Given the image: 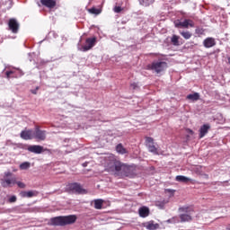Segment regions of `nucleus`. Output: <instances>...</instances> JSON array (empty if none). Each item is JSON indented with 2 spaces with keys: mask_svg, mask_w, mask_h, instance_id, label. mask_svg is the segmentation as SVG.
I'll use <instances>...</instances> for the list:
<instances>
[{
  "mask_svg": "<svg viewBox=\"0 0 230 230\" xmlns=\"http://www.w3.org/2000/svg\"><path fill=\"white\" fill-rule=\"evenodd\" d=\"M39 91V86H37L36 87V89H34V90H31V93H32V94H37V92Z\"/></svg>",
  "mask_w": 230,
  "mask_h": 230,
  "instance_id": "nucleus-35",
  "label": "nucleus"
},
{
  "mask_svg": "<svg viewBox=\"0 0 230 230\" xmlns=\"http://www.w3.org/2000/svg\"><path fill=\"white\" fill-rule=\"evenodd\" d=\"M178 211L181 224L193 220V208L191 207H180Z\"/></svg>",
  "mask_w": 230,
  "mask_h": 230,
  "instance_id": "nucleus-3",
  "label": "nucleus"
},
{
  "mask_svg": "<svg viewBox=\"0 0 230 230\" xmlns=\"http://www.w3.org/2000/svg\"><path fill=\"white\" fill-rule=\"evenodd\" d=\"M33 137L39 141H44L46 139V130L40 129L36 128L34 132H32Z\"/></svg>",
  "mask_w": 230,
  "mask_h": 230,
  "instance_id": "nucleus-9",
  "label": "nucleus"
},
{
  "mask_svg": "<svg viewBox=\"0 0 230 230\" xmlns=\"http://www.w3.org/2000/svg\"><path fill=\"white\" fill-rule=\"evenodd\" d=\"M116 150H117L118 154H121L122 155L124 154H127V149L125 147H123V145H121V144L117 145Z\"/></svg>",
  "mask_w": 230,
  "mask_h": 230,
  "instance_id": "nucleus-25",
  "label": "nucleus"
},
{
  "mask_svg": "<svg viewBox=\"0 0 230 230\" xmlns=\"http://www.w3.org/2000/svg\"><path fill=\"white\" fill-rule=\"evenodd\" d=\"M159 206V208H161V209H163V208H164V203H161L160 205H158Z\"/></svg>",
  "mask_w": 230,
  "mask_h": 230,
  "instance_id": "nucleus-37",
  "label": "nucleus"
},
{
  "mask_svg": "<svg viewBox=\"0 0 230 230\" xmlns=\"http://www.w3.org/2000/svg\"><path fill=\"white\" fill-rule=\"evenodd\" d=\"M138 1L142 6H150V4H154V3L155 2V0H138Z\"/></svg>",
  "mask_w": 230,
  "mask_h": 230,
  "instance_id": "nucleus-26",
  "label": "nucleus"
},
{
  "mask_svg": "<svg viewBox=\"0 0 230 230\" xmlns=\"http://www.w3.org/2000/svg\"><path fill=\"white\" fill-rule=\"evenodd\" d=\"M37 195H39L37 190H22L20 192V196L22 197V199H31L32 197H37Z\"/></svg>",
  "mask_w": 230,
  "mask_h": 230,
  "instance_id": "nucleus-13",
  "label": "nucleus"
},
{
  "mask_svg": "<svg viewBox=\"0 0 230 230\" xmlns=\"http://www.w3.org/2000/svg\"><path fill=\"white\" fill-rule=\"evenodd\" d=\"M190 134H193V130L190 129Z\"/></svg>",
  "mask_w": 230,
  "mask_h": 230,
  "instance_id": "nucleus-41",
  "label": "nucleus"
},
{
  "mask_svg": "<svg viewBox=\"0 0 230 230\" xmlns=\"http://www.w3.org/2000/svg\"><path fill=\"white\" fill-rule=\"evenodd\" d=\"M15 184H17L19 188H26V184L22 183V181H16Z\"/></svg>",
  "mask_w": 230,
  "mask_h": 230,
  "instance_id": "nucleus-33",
  "label": "nucleus"
},
{
  "mask_svg": "<svg viewBox=\"0 0 230 230\" xmlns=\"http://www.w3.org/2000/svg\"><path fill=\"white\" fill-rule=\"evenodd\" d=\"M227 63H228L229 66H230V58H227Z\"/></svg>",
  "mask_w": 230,
  "mask_h": 230,
  "instance_id": "nucleus-39",
  "label": "nucleus"
},
{
  "mask_svg": "<svg viewBox=\"0 0 230 230\" xmlns=\"http://www.w3.org/2000/svg\"><path fill=\"white\" fill-rule=\"evenodd\" d=\"M180 33H181V37H183V39H185L186 40L191 39L192 34L190 31H181Z\"/></svg>",
  "mask_w": 230,
  "mask_h": 230,
  "instance_id": "nucleus-29",
  "label": "nucleus"
},
{
  "mask_svg": "<svg viewBox=\"0 0 230 230\" xmlns=\"http://www.w3.org/2000/svg\"><path fill=\"white\" fill-rule=\"evenodd\" d=\"M113 10L115 13H119L123 9L121 8V6H115Z\"/></svg>",
  "mask_w": 230,
  "mask_h": 230,
  "instance_id": "nucleus-32",
  "label": "nucleus"
},
{
  "mask_svg": "<svg viewBox=\"0 0 230 230\" xmlns=\"http://www.w3.org/2000/svg\"><path fill=\"white\" fill-rule=\"evenodd\" d=\"M144 227L147 230H156L159 229V224L154 223V221H149L145 224Z\"/></svg>",
  "mask_w": 230,
  "mask_h": 230,
  "instance_id": "nucleus-19",
  "label": "nucleus"
},
{
  "mask_svg": "<svg viewBox=\"0 0 230 230\" xmlns=\"http://www.w3.org/2000/svg\"><path fill=\"white\" fill-rule=\"evenodd\" d=\"M107 172L115 175V177H134L136 168L132 165H127L118 160H111L106 166Z\"/></svg>",
  "mask_w": 230,
  "mask_h": 230,
  "instance_id": "nucleus-1",
  "label": "nucleus"
},
{
  "mask_svg": "<svg viewBox=\"0 0 230 230\" xmlns=\"http://www.w3.org/2000/svg\"><path fill=\"white\" fill-rule=\"evenodd\" d=\"M94 46H96V37H92V38H87L85 40L84 46L80 47V44H78L77 48L79 51H83L84 53H85V51H89L90 49H93Z\"/></svg>",
  "mask_w": 230,
  "mask_h": 230,
  "instance_id": "nucleus-4",
  "label": "nucleus"
},
{
  "mask_svg": "<svg viewBox=\"0 0 230 230\" xmlns=\"http://www.w3.org/2000/svg\"><path fill=\"white\" fill-rule=\"evenodd\" d=\"M171 42L172 44V46H180L181 43H179V36L177 35H172V37L171 38Z\"/></svg>",
  "mask_w": 230,
  "mask_h": 230,
  "instance_id": "nucleus-27",
  "label": "nucleus"
},
{
  "mask_svg": "<svg viewBox=\"0 0 230 230\" xmlns=\"http://www.w3.org/2000/svg\"><path fill=\"white\" fill-rule=\"evenodd\" d=\"M20 137H22V139H25V141L33 139V131L32 130H23L21 132Z\"/></svg>",
  "mask_w": 230,
  "mask_h": 230,
  "instance_id": "nucleus-15",
  "label": "nucleus"
},
{
  "mask_svg": "<svg viewBox=\"0 0 230 230\" xmlns=\"http://www.w3.org/2000/svg\"><path fill=\"white\" fill-rule=\"evenodd\" d=\"M200 94L199 93H194L187 95V100H190L191 102H197L199 100Z\"/></svg>",
  "mask_w": 230,
  "mask_h": 230,
  "instance_id": "nucleus-22",
  "label": "nucleus"
},
{
  "mask_svg": "<svg viewBox=\"0 0 230 230\" xmlns=\"http://www.w3.org/2000/svg\"><path fill=\"white\" fill-rule=\"evenodd\" d=\"M138 213L142 218H146V217H148V215H150V209L146 207H141L138 209Z\"/></svg>",
  "mask_w": 230,
  "mask_h": 230,
  "instance_id": "nucleus-18",
  "label": "nucleus"
},
{
  "mask_svg": "<svg viewBox=\"0 0 230 230\" xmlns=\"http://www.w3.org/2000/svg\"><path fill=\"white\" fill-rule=\"evenodd\" d=\"M226 229H227V230H230V224L227 225Z\"/></svg>",
  "mask_w": 230,
  "mask_h": 230,
  "instance_id": "nucleus-40",
  "label": "nucleus"
},
{
  "mask_svg": "<svg viewBox=\"0 0 230 230\" xmlns=\"http://www.w3.org/2000/svg\"><path fill=\"white\" fill-rule=\"evenodd\" d=\"M76 222V216L70 215V216H59L56 217H52L50 219L51 226H69L71 224H75Z\"/></svg>",
  "mask_w": 230,
  "mask_h": 230,
  "instance_id": "nucleus-2",
  "label": "nucleus"
},
{
  "mask_svg": "<svg viewBox=\"0 0 230 230\" xmlns=\"http://www.w3.org/2000/svg\"><path fill=\"white\" fill-rule=\"evenodd\" d=\"M130 87H131L132 89H137V84L133 83V84H130Z\"/></svg>",
  "mask_w": 230,
  "mask_h": 230,
  "instance_id": "nucleus-36",
  "label": "nucleus"
},
{
  "mask_svg": "<svg viewBox=\"0 0 230 230\" xmlns=\"http://www.w3.org/2000/svg\"><path fill=\"white\" fill-rule=\"evenodd\" d=\"M8 200L11 204L13 203V202H17V197L16 196H11Z\"/></svg>",
  "mask_w": 230,
  "mask_h": 230,
  "instance_id": "nucleus-31",
  "label": "nucleus"
},
{
  "mask_svg": "<svg viewBox=\"0 0 230 230\" xmlns=\"http://www.w3.org/2000/svg\"><path fill=\"white\" fill-rule=\"evenodd\" d=\"M27 150L31 152V154H42L44 147L41 146H29Z\"/></svg>",
  "mask_w": 230,
  "mask_h": 230,
  "instance_id": "nucleus-14",
  "label": "nucleus"
},
{
  "mask_svg": "<svg viewBox=\"0 0 230 230\" xmlns=\"http://www.w3.org/2000/svg\"><path fill=\"white\" fill-rule=\"evenodd\" d=\"M5 75L6 78H19V76H22L24 73L19 68H13L12 70L6 71Z\"/></svg>",
  "mask_w": 230,
  "mask_h": 230,
  "instance_id": "nucleus-8",
  "label": "nucleus"
},
{
  "mask_svg": "<svg viewBox=\"0 0 230 230\" xmlns=\"http://www.w3.org/2000/svg\"><path fill=\"white\" fill-rule=\"evenodd\" d=\"M8 177H12V172H4V178L8 179Z\"/></svg>",
  "mask_w": 230,
  "mask_h": 230,
  "instance_id": "nucleus-34",
  "label": "nucleus"
},
{
  "mask_svg": "<svg viewBox=\"0 0 230 230\" xmlns=\"http://www.w3.org/2000/svg\"><path fill=\"white\" fill-rule=\"evenodd\" d=\"M209 128H211V126L209 124H204L199 128V138L202 139L209 132Z\"/></svg>",
  "mask_w": 230,
  "mask_h": 230,
  "instance_id": "nucleus-16",
  "label": "nucleus"
},
{
  "mask_svg": "<svg viewBox=\"0 0 230 230\" xmlns=\"http://www.w3.org/2000/svg\"><path fill=\"white\" fill-rule=\"evenodd\" d=\"M152 71H155V73H163V71L168 69V63L164 61H155L151 64Z\"/></svg>",
  "mask_w": 230,
  "mask_h": 230,
  "instance_id": "nucleus-5",
  "label": "nucleus"
},
{
  "mask_svg": "<svg viewBox=\"0 0 230 230\" xmlns=\"http://www.w3.org/2000/svg\"><path fill=\"white\" fill-rule=\"evenodd\" d=\"M175 28H195V22L190 19H185L183 22L179 20L174 22Z\"/></svg>",
  "mask_w": 230,
  "mask_h": 230,
  "instance_id": "nucleus-6",
  "label": "nucleus"
},
{
  "mask_svg": "<svg viewBox=\"0 0 230 230\" xmlns=\"http://www.w3.org/2000/svg\"><path fill=\"white\" fill-rule=\"evenodd\" d=\"M175 181H177V182H190L191 181V178L182 176V175H178L176 176Z\"/></svg>",
  "mask_w": 230,
  "mask_h": 230,
  "instance_id": "nucleus-23",
  "label": "nucleus"
},
{
  "mask_svg": "<svg viewBox=\"0 0 230 230\" xmlns=\"http://www.w3.org/2000/svg\"><path fill=\"white\" fill-rule=\"evenodd\" d=\"M215 44H217V43L215 42V39H213V38H207L203 41V46L205 48H213V46H215Z\"/></svg>",
  "mask_w": 230,
  "mask_h": 230,
  "instance_id": "nucleus-20",
  "label": "nucleus"
},
{
  "mask_svg": "<svg viewBox=\"0 0 230 230\" xmlns=\"http://www.w3.org/2000/svg\"><path fill=\"white\" fill-rule=\"evenodd\" d=\"M42 6H46V8H55L57 6L56 0H40Z\"/></svg>",
  "mask_w": 230,
  "mask_h": 230,
  "instance_id": "nucleus-17",
  "label": "nucleus"
},
{
  "mask_svg": "<svg viewBox=\"0 0 230 230\" xmlns=\"http://www.w3.org/2000/svg\"><path fill=\"white\" fill-rule=\"evenodd\" d=\"M146 146H147V149L151 154H155V155L159 154L157 152V147H155V145L154 144V138L147 137L146 138Z\"/></svg>",
  "mask_w": 230,
  "mask_h": 230,
  "instance_id": "nucleus-7",
  "label": "nucleus"
},
{
  "mask_svg": "<svg viewBox=\"0 0 230 230\" xmlns=\"http://www.w3.org/2000/svg\"><path fill=\"white\" fill-rule=\"evenodd\" d=\"M87 164H88L87 162L84 163L83 164L84 168H85L87 166Z\"/></svg>",
  "mask_w": 230,
  "mask_h": 230,
  "instance_id": "nucleus-38",
  "label": "nucleus"
},
{
  "mask_svg": "<svg viewBox=\"0 0 230 230\" xmlns=\"http://www.w3.org/2000/svg\"><path fill=\"white\" fill-rule=\"evenodd\" d=\"M93 208L95 209H102L103 208V199H94L93 200Z\"/></svg>",
  "mask_w": 230,
  "mask_h": 230,
  "instance_id": "nucleus-21",
  "label": "nucleus"
},
{
  "mask_svg": "<svg viewBox=\"0 0 230 230\" xmlns=\"http://www.w3.org/2000/svg\"><path fill=\"white\" fill-rule=\"evenodd\" d=\"M181 216H175L166 221L167 224H180Z\"/></svg>",
  "mask_w": 230,
  "mask_h": 230,
  "instance_id": "nucleus-24",
  "label": "nucleus"
},
{
  "mask_svg": "<svg viewBox=\"0 0 230 230\" xmlns=\"http://www.w3.org/2000/svg\"><path fill=\"white\" fill-rule=\"evenodd\" d=\"M68 190H70V191H72L73 193H78V194L86 193L85 190H84V188H82V185H80L78 183H71L68 186Z\"/></svg>",
  "mask_w": 230,
  "mask_h": 230,
  "instance_id": "nucleus-10",
  "label": "nucleus"
},
{
  "mask_svg": "<svg viewBox=\"0 0 230 230\" xmlns=\"http://www.w3.org/2000/svg\"><path fill=\"white\" fill-rule=\"evenodd\" d=\"M15 182H16L15 177L4 178L1 180V185L3 186V188H12V186H13Z\"/></svg>",
  "mask_w": 230,
  "mask_h": 230,
  "instance_id": "nucleus-12",
  "label": "nucleus"
},
{
  "mask_svg": "<svg viewBox=\"0 0 230 230\" xmlns=\"http://www.w3.org/2000/svg\"><path fill=\"white\" fill-rule=\"evenodd\" d=\"M196 33H199V29L196 30Z\"/></svg>",
  "mask_w": 230,
  "mask_h": 230,
  "instance_id": "nucleus-42",
  "label": "nucleus"
},
{
  "mask_svg": "<svg viewBox=\"0 0 230 230\" xmlns=\"http://www.w3.org/2000/svg\"><path fill=\"white\" fill-rule=\"evenodd\" d=\"M31 166L30 162H23L20 164V170H28Z\"/></svg>",
  "mask_w": 230,
  "mask_h": 230,
  "instance_id": "nucleus-28",
  "label": "nucleus"
},
{
  "mask_svg": "<svg viewBox=\"0 0 230 230\" xmlns=\"http://www.w3.org/2000/svg\"><path fill=\"white\" fill-rule=\"evenodd\" d=\"M8 27H9V30L13 33H18L19 32V22H17L15 20V18H12V19L9 20Z\"/></svg>",
  "mask_w": 230,
  "mask_h": 230,
  "instance_id": "nucleus-11",
  "label": "nucleus"
},
{
  "mask_svg": "<svg viewBox=\"0 0 230 230\" xmlns=\"http://www.w3.org/2000/svg\"><path fill=\"white\" fill-rule=\"evenodd\" d=\"M89 12L90 13H94L95 15H98L100 13V10L94 7L89 9Z\"/></svg>",
  "mask_w": 230,
  "mask_h": 230,
  "instance_id": "nucleus-30",
  "label": "nucleus"
}]
</instances>
